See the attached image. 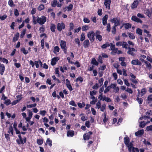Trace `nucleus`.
Listing matches in <instances>:
<instances>
[{
  "label": "nucleus",
  "instance_id": "1",
  "mask_svg": "<svg viewBox=\"0 0 152 152\" xmlns=\"http://www.w3.org/2000/svg\"><path fill=\"white\" fill-rule=\"evenodd\" d=\"M15 130V131L16 134H19L18 136L19 140L17 139L16 140V142L18 144V145H20L21 144L23 145L24 143H26V137H24L23 139L21 135V132H20L17 129Z\"/></svg>",
  "mask_w": 152,
  "mask_h": 152
},
{
  "label": "nucleus",
  "instance_id": "2",
  "mask_svg": "<svg viewBox=\"0 0 152 152\" xmlns=\"http://www.w3.org/2000/svg\"><path fill=\"white\" fill-rule=\"evenodd\" d=\"M46 18L44 16H42V17L39 18L37 17V23H39L40 25H42L44 24L45 23L46 21Z\"/></svg>",
  "mask_w": 152,
  "mask_h": 152
},
{
  "label": "nucleus",
  "instance_id": "3",
  "mask_svg": "<svg viewBox=\"0 0 152 152\" xmlns=\"http://www.w3.org/2000/svg\"><path fill=\"white\" fill-rule=\"evenodd\" d=\"M60 46L65 54H67L66 42L65 41L61 40L60 42Z\"/></svg>",
  "mask_w": 152,
  "mask_h": 152
},
{
  "label": "nucleus",
  "instance_id": "4",
  "mask_svg": "<svg viewBox=\"0 0 152 152\" xmlns=\"http://www.w3.org/2000/svg\"><path fill=\"white\" fill-rule=\"evenodd\" d=\"M95 36V34L93 31L89 32L87 34L88 37L91 42H93L94 41V36Z\"/></svg>",
  "mask_w": 152,
  "mask_h": 152
},
{
  "label": "nucleus",
  "instance_id": "5",
  "mask_svg": "<svg viewBox=\"0 0 152 152\" xmlns=\"http://www.w3.org/2000/svg\"><path fill=\"white\" fill-rule=\"evenodd\" d=\"M132 144H131L126 146L128 148V150L129 152H131L132 149V152H139V150L138 148H135L132 146Z\"/></svg>",
  "mask_w": 152,
  "mask_h": 152
},
{
  "label": "nucleus",
  "instance_id": "6",
  "mask_svg": "<svg viewBox=\"0 0 152 152\" xmlns=\"http://www.w3.org/2000/svg\"><path fill=\"white\" fill-rule=\"evenodd\" d=\"M111 22L114 23V26L116 27L120 25V20H118L117 18H114L111 20Z\"/></svg>",
  "mask_w": 152,
  "mask_h": 152
},
{
  "label": "nucleus",
  "instance_id": "7",
  "mask_svg": "<svg viewBox=\"0 0 152 152\" xmlns=\"http://www.w3.org/2000/svg\"><path fill=\"white\" fill-rule=\"evenodd\" d=\"M65 28V25L64 23L62 22L61 23H58L57 25V30L59 31H61L62 29Z\"/></svg>",
  "mask_w": 152,
  "mask_h": 152
},
{
  "label": "nucleus",
  "instance_id": "8",
  "mask_svg": "<svg viewBox=\"0 0 152 152\" xmlns=\"http://www.w3.org/2000/svg\"><path fill=\"white\" fill-rule=\"evenodd\" d=\"M93 134L92 132L90 131L88 133L84 134L83 135V138L84 140H88L90 138V135Z\"/></svg>",
  "mask_w": 152,
  "mask_h": 152
},
{
  "label": "nucleus",
  "instance_id": "9",
  "mask_svg": "<svg viewBox=\"0 0 152 152\" xmlns=\"http://www.w3.org/2000/svg\"><path fill=\"white\" fill-rule=\"evenodd\" d=\"M111 0H104V4L106 8L108 10L110 9V4L111 3Z\"/></svg>",
  "mask_w": 152,
  "mask_h": 152
},
{
  "label": "nucleus",
  "instance_id": "10",
  "mask_svg": "<svg viewBox=\"0 0 152 152\" xmlns=\"http://www.w3.org/2000/svg\"><path fill=\"white\" fill-rule=\"evenodd\" d=\"M131 64L133 65L139 66L142 65L141 62L137 59L133 60L131 61Z\"/></svg>",
  "mask_w": 152,
  "mask_h": 152
},
{
  "label": "nucleus",
  "instance_id": "11",
  "mask_svg": "<svg viewBox=\"0 0 152 152\" xmlns=\"http://www.w3.org/2000/svg\"><path fill=\"white\" fill-rule=\"evenodd\" d=\"M59 60V58L57 57H56L53 58H52L51 60V65L52 66H54L56 64V62H57Z\"/></svg>",
  "mask_w": 152,
  "mask_h": 152
},
{
  "label": "nucleus",
  "instance_id": "12",
  "mask_svg": "<svg viewBox=\"0 0 152 152\" xmlns=\"http://www.w3.org/2000/svg\"><path fill=\"white\" fill-rule=\"evenodd\" d=\"M108 17V15H106L102 18V23L104 26H106L107 23V20Z\"/></svg>",
  "mask_w": 152,
  "mask_h": 152
},
{
  "label": "nucleus",
  "instance_id": "13",
  "mask_svg": "<svg viewBox=\"0 0 152 152\" xmlns=\"http://www.w3.org/2000/svg\"><path fill=\"white\" fill-rule=\"evenodd\" d=\"M131 19L132 20L135 21L137 23H141L142 21L139 18H137L136 16H133L132 17Z\"/></svg>",
  "mask_w": 152,
  "mask_h": 152
},
{
  "label": "nucleus",
  "instance_id": "14",
  "mask_svg": "<svg viewBox=\"0 0 152 152\" xmlns=\"http://www.w3.org/2000/svg\"><path fill=\"white\" fill-rule=\"evenodd\" d=\"M137 91H138L139 94L141 96H143L146 93L147 91L146 89L145 88H143L141 91L139 89L137 90Z\"/></svg>",
  "mask_w": 152,
  "mask_h": 152
},
{
  "label": "nucleus",
  "instance_id": "15",
  "mask_svg": "<svg viewBox=\"0 0 152 152\" xmlns=\"http://www.w3.org/2000/svg\"><path fill=\"white\" fill-rule=\"evenodd\" d=\"M5 70V67L4 64H0V74L2 75Z\"/></svg>",
  "mask_w": 152,
  "mask_h": 152
},
{
  "label": "nucleus",
  "instance_id": "16",
  "mask_svg": "<svg viewBox=\"0 0 152 152\" xmlns=\"http://www.w3.org/2000/svg\"><path fill=\"white\" fill-rule=\"evenodd\" d=\"M130 139L128 136L124 138V143L126 146L132 144L131 143H129Z\"/></svg>",
  "mask_w": 152,
  "mask_h": 152
},
{
  "label": "nucleus",
  "instance_id": "17",
  "mask_svg": "<svg viewBox=\"0 0 152 152\" xmlns=\"http://www.w3.org/2000/svg\"><path fill=\"white\" fill-rule=\"evenodd\" d=\"M83 47L85 48H87L90 45L89 40L88 39L85 40L83 42Z\"/></svg>",
  "mask_w": 152,
  "mask_h": 152
},
{
  "label": "nucleus",
  "instance_id": "18",
  "mask_svg": "<svg viewBox=\"0 0 152 152\" xmlns=\"http://www.w3.org/2000/svg\"><path fill=\"white\" fill-rule=\"evenodd\" d=\"M139 4V2L138 0H136L134 1L133 3L132 4L131 8L132 9L136 8L137 7V5Z\"/></svg>",
  "mask_w": 152,
  "mask_h": 152
},
{
  "label": "nucleus",
  "instance_id": "19",
  "mask_svg": "<svg viewBox=\"0 0 152 152\" xmlns=\"http://www.w3.org/2000/svg\"><path fill=\"white\" fill-rule=\"evenodd\" d=\"M18 97H20V98L18 100H14L11 103L12 105H15L17 104V103H18L22 98V97L20 95H18L16 96V97L17 98H18Z\"/></svg>",
  "mask_w": 152,
  "mask_h": 152
},
{
  "label": "nucleus",
  "instance_id": "20",
  "mask_svg": "<svg viewBox=\"0 0 152 152\" xmlns=\"http://www.w3.org/2000/svg\"><path fill=\"white\" fill-rule=\"evenodd\" d=\"M19 33L18 32L17 33L14 35L12 39V42H15L18 40L19 37Z\"/></svg>",
  "mask_w": 152,
  "mask_h": 152
},
{
  "label": "nucleus",
  "instance_id": "21",
  "mask_svg": "<svg viewBox=\"0 0 152 152\" xmlns=\"http://www.w3.org/2000/svg\"><path fill=\"white\" fill-rule=\"evenodd\" d=\"M144 133L143 129H142L138 131L135 132V134L136 136H140L142 135Z\"/></svg>",
  "mask_w": 152,
  "mask_h": 152
},
{
  "label": "nucleus",
  "instance_id": "22",
  "mask_svg": "<svg viewBox=\"0 0 152 152\" xmlns=\"http://www.w3.org/2000/svg\"><path fill=\"white\" fill-rule=\"evenodd\" d=\"M110 46V44H109L108 42H106L105 44H103L101 46V47L102 49H106L107 47Z\"/></svg>",
  "mask_w": 152,
  "mask_h": 152
},
{
  "label": "nucleus",
  "instance_id": "23",
  "mask_svg": "<svg viewBox=\"0 0 152 152\" xmlns=\"http://www.w3.org/2000/svg\"><path fill=\"white\" fill-rule=\"evenodd\" d=\"M74 134L73 131H69L67 132V135L68 137H72Z\"/></svg>",
  "mask_w": 152,
  "mask_h": 152
},
{
  "label": "nucleus",
  "instance_id": "24",
  "mask_svg": "<svg viewBox=\"0 0 152 152\" xmlns=\"http://www.w3.org/2000/svg\"><path fill=\"white\" fill-rule=\"evenodd\" d=\"M124 28L126 29L131 28L132 24L129 23H124Z\"/></svg>",
  "mask_w": 152,
  "mask_h": 152
},
{
  "label": "nucleus",
  "instance_id": "25",
  "mask_svg": "<svg viewBox=\"0 0 152 152\" xmlns=\"http://www.w3.org/2000/svg\"><path fill=\"white\" fill-rule=\"evenodd\" d=\"M91 63L95 66H98L99 63L97 62L95 58H93L92 59Z\"/></svg>",
  "mask_w": 152,
  "mask_h": 152
},
{
  "label": "nucleus",
  "instance_id": "26",
  "mask_svg": "<svg viewBox=\"0 0 152 152\" xmlns=\"http://www.w3.org/2000/svg\"><path fill=\"white\" fill-rule=\"evenodd\" d=\"M9 134L11 133L12 135V136L13 134V129L12 126H10L9 128V130L8 131Z\"/></svg>",
  "mask_w": 152,
  "mask_h": 152
},
{
  "label": "nucleus",
  "instance_id": "27",
  "mask_svg": "<svg viewBox=\"0 0 152 152\" xmlns=\"http://www.w3.org/2000/svg\"><path fill=\"white\" fill-rule=\"evenodd\" d=\"M50 29L51 31L54 32H55V29H56V26L54 24H52L50 26Z\"/></svg>",
  "mask_w": 152,
  "mask_h": 152
},
{
  "label": "nucleus",
  "instance_id": "28",
  "mask_svg": "<svg viewBox=\"0 0 152 152\" xmlns=\"http://www.w3.org/2000/svg\"><path fill=\"white\" fill-rule=\"evenodd\" d=\"M143 143L146 145H151V143L148 141H146L145 139H144L142 141Z\"/></svg>",
  "mask_w": 152,
  "mask_h": 152
},
{
  "label": "nucleus",
  "instance_id": "29",
  "mask_svg": "<svg viewBox=\"0 0 152 152\" xmlns=\"http://www.w3.org/2000/svg\"><path fill=\"white\" fill-rule=\"evenodd\" d=\"M20 50L25 55L27 54L28 53V51L27 50H26L24 47L21 48Z\"/></svg>",
  "mask_w": 152,
  "mask_h": 152
},
{
  "label": "nucleus",
  "instance_id": "30",
  "mask_svg": "<svg viewBox=\"0 0 152 152\" xmlns=\"http://www.w3.org/2000/svg\"><path fill=\"white\" fill-rule=\"evenodd\" d=\"M69 25L70 27L68 30L69 31L71 32L72 30L74 28V25L73 23L71 22L70 23Z\"/></svg>",
  "mask_w": 152,
  "mask_h": 152
},
{
  "label": "nucleus",
  "instance_id": "31",
  "mask_svg": "<svg viewBox=\"0 0 152 152\" xmlns=\"http://www.w3.org/2000/svg\"><path fill=\"white\" fill-rule=\"evenodd\" d=\"M57 4V0H54L53 2H51V5L53 7H55Z\"/></svg>",
  "mask_w": 152,
  "mask_h": 152
},
{
  "label": "nucleus",
  "instance_id": "32",
  "mask_svg": "<svg viewBox=\"0 0 152 152\" xmlns=\"http://www.w3.org/2000/svg\"><path fill=\"white\" fill-rule=\"evenodd\" d=\"M148 103H149L152 102V94L149 95L147 98Z\"/></svg>",
  "mask_w": 152,
  "mask_h": 152
},
{
  "label": "nucleus",
  "instance_id": "33",
  "mask_svg": "<svg viewBox=\"0 0 152 152\" xmlns=\"http://www.w3.org/2000/svg\"><path fill=\"white\" fill-rule=\"evenodd\" d=\"M129 37L131 39H135V37L134 35L132 33H129L128 34Z\"/></svg>",
  "mask_w": 152,
  "mask_h": 152
},
{
  "label": "nucleus",
  "instance_id": "34",
  "mask_svg": "<svg viewBox=\"0 0 152 152\" xmlns=\"http://www.w3.org/2000/svg\"><path fill=\"white\" fill-rule=\"evenodd\" d=\"M60 48L58 46H56L54 47L53 52L54 53H56V52H59Z\"/></svg>",
  "mask_w": 152,
  "mask_h": 152
},
{
  "label": "nucleus",
  "instance_id": "35",
  "mask_svg": "<svg viewBox=\"0 0 152 152\" xmlns=\"http://www.w3.org/2000/svg\"><path fill=\"white\" fill-rule=\"evenodd\" d=\"M136 33L139 35H142V30L140 28H137L136 29Z\"/></svg>",
  "mask_w": 152,
  "mask_h": 152
},
{
  "label": "nucleus",
  "instance_id": "36",
  "mask_svg": "<svg viewBox=\"0 0 152 152\" xmlns=\"http://www.w3.org/2000/svg\"><path fill=\"white\" fill-rule=\"evenodd\" d=\"M4 103L7 106H8L11 104V100L10 99L6 100L4 102Z\"/></svg>",
  "mask_w": 152,
  "mask_h": 152
},
{
  "label": "nucleus",
  "instance_id": "37",
  "mask_svg": "<svg viewBox=\"0 0 152 152\" xmlns=\"http://www.w3.org/2000/svg\"><path fill=\"white\" fill-rule=\"evenodd\" d=\"M66 8H67L68 11H70L72 10L73 8V5L72 4H69L68 6L66 7Z\"/></svg>",
  "mask_w": 152,
  "mask_h": 152
},
{
  "label": "nucleus",
  "instance_id": "38",
  "mask_svg": "<svg viewBox=\"0 0 152 152\" xmlns=\"http://www.w3.org/2000/svg\"><path fill=\"white\" fill-rule=\"evenodd\" d=\"M136 100L140 104H142L143 101V100L142 98H139L138 97L137 98Z\"/></svg>",
  "mask_w": 152,
  "mask_h": 152
},
{
  "label": "nucleus",
  "instance_id": "39",
  "mask_svg": "<svg viewBox=\"0 0 152 152\" xmlns=\"http://www.w3.org/2000/svg\"><path fill=\"white\" fill-rule=\"evenodd\" d=\"M8 4L10 7H12L15 5L12 0H9L8 2Z\"/></svg>",
  "mask_w": 152,
  "mask_h": 152
},
{
  "label": "nucleus",
  "instance_id": "40",
  "mask_svg": "<svg viewBox=\"0 0 152 152\" xmlns=\"http://www.w3.org/2000/svg\"><path fill=\"white\" fill-rule=\"evenodd\" d=\"M128 44L126 42L124 41L122 42V46L124 48L127 49V48Z\"/></svg>",
  "mask_w": 152,
  "mask_h": 152
},
{
  "label": "nucleus",
  "instance_id": "41",
  "mask_svg": "<svg viewBox=\"0 0 152 152\" xmlns=\"http://www.w3.org/2000/svg\"><path fill=\"white\" fill-rule=\"evenodd\" d=\"M26 29L23 30L22 32L20 34V37L21 38H23L26 34Z\"/></svg>",
  "mask_w": 152,
  "mask_h": 152
},
{
  "label": "nucleus",
  "instance_id": "42",
  "mask_svg": "<svg viewBox=\"0 0 152 152\" xmlns=\"http://www.w3.org/2000/svg\"><path fill=\"white\" fill-rule=\"evenodd\" d=\"M14 13L15 16L18 17L19 15V13L17 9H15L14 10Z\"/></svg>",
  "mask_w": 152,
  "mask_h": 152
},
{
  "label": "nucleus",
  "instance_id": "43",
  "mask_svg": "<svg viewBox=\"0 0 152 152\" xmlns=\"http://www.w3.org/2000/svg\"><path fill=\"white\" fill-rule=\"evenodd\" d=\"M37 142L39 145H41L43 143V140L42 139H37Z\"/></svg>",
  "mask_w": 152,
  "mask_h": 152
},
{
  "label": "nucleus",
  "instance_id": "44",
  "mask_svg": "<svg viewBox=\"0 0 152 152\" xmlns=\"http://www.w3.org/2000/svg\"><path fill=\"white\" fill-rule=\"evenodd\" d=\"M7 17V15L6 14H4L2 16H0V19L1 20H5Z\"/></svg>",
  "mask_w": 152,
  "mask_h": 152
},
{
  "label": "nucleus",
  "instance_id": "45",
  "mask_svg": "<svg viewBox=\"0 0 152 152\" xmlns=\"http://www.w3.org/2000/svg\"><path fill=\"white\" fill-rule=\"evenodd\" d=\"M97 91L95 90H93L91 91H90V95L91 96H93L94 95H95L96 94Z\"/></svg>",
  "mask_w": 152,
  "mask_h": 152
},
{
  "label": "nucleus",
  "instance_id": "46",
  "mask_svg": "<svg viewBox=\"0 0 152 152\" xmlns=\"http://www.w3.org/2000/svg\"><path fill=\"white\" fill-rule=\"evenodd\" d=\"M46 142L48 143L49 146H51L52 145V141L49 138L47 139Z\"/></svg>",
  "mask_w": 152,
  "mask_h": 152
},
{
  "label": "nucleus",
  "instance_id": "47",
  "mask_svg": "<svg viewBox=\"0 0 152 152\" xmlns=\"http://www.w3.org/2000/svg\"><path fill=\"white\" fill-rule=\"evenodd\" d=\"M40 33L44 32L45 31V28L44 26L43 25L42 27H40L39 29Z\"/></svg>",
  "mask_w": 152,
  "mask_h": 152
},
{
  "label": "nucleus",
  "instance_id": "48",
  "mask_svg": "<svg viewBox=\"0 0 152 152\" xmlns=\"http://www.w3.org/2000/svg\"><path fill=\"white\" fill-rule=\"evenodd\" d=\"M66 86L67 87V88L69 89V90L70 91H72L73 88H72V86L71 85L70 83L68 84H66Z\"/></svg>",
  "mask_w": 152,
  "mask_h": 152
},
{
  "label": "nucleus",
  "instance_id": "49",
  "mask_svg": "<svg viewBox=\"0 0 152 152\" xmlns=\"http://www.w3.org/2000/svg\"><path fill=\"white\" fill-rule=\"evenodd\" d=\"M33 18V22L34 25H36L37 23V18L36 17L34 16L33 15L32 16Z\"/></svg>",
  "mask_w": 152,
  "mask_h": 152
},
{
  "label": "nucleus",
  "instance_id": "50",
  "mask_svg": "<svg viewBox=\"0 0 152 152\" xmlns=\"http://www.w3.org/2000/svg\"><path fill=\"white\" fill-rule=\"evenodd\" d=\"M45 8V7L44 5L41 4L38 7V9L39 11H41L43 10Z\"/></svg>",
  "mask_w": 152,
  "mask_h": 152
},
{
  "label": "nucleus",
  "instance_id": "51",
  "mask_svg": "<svg viewBox=\"0 0 152 152\" xmlns=\"http://www.w3.org/2000/svg\"><path fill=\"white\" fill-rule=\"evenodd\" d=\"M107 29L106 30L108 32H110L111 29L110 24V23H108L107 24Z\"/></svg>",
  "mask_w": 152,
  "mask_h": 152
},
{
  "label": "nucleus",
  "instance_id": "52",
  "mask_svg": "<svg viewBox=\"0 0 152 152\" xmlns=\"http://www.w3.org/2000/svg\"><path fill=\"white\" fill-rule=\"evenodd\" d=\"M85 39V34L82 33L81 35V37L80 38V40L81 41H83Z\"/></svg>",
  "mask_w": 152,
  "mask_h": 152
},
{
  "label": "nucleus",
  "instance_id": "53",
  "mask_svg": "<svg viewBox=\"0 0 152 152\" xmlns=\"http://www.w3.org/2000/svg\"><path fill=\"white\" fill-rule=\"evenodd\" d=\"M69 103L70 105H72L74 107H76L77 106L75 102L73 100H72L70 101L69 102Z\"/></svg>",
  "mask_w": 152,
  "mask_h": 152
},
{
  "label": "nucleus",
  "instance_id": "54",
  "mask_svg": "<svg viewBox=\"0 0 152 152\" xmlns=\"http://www.w3.org/2000/svg\"><path fill=\"white\" fill-rule=\"evenodd\" d=\"M78 81H80V83H82L83 81V77L81 76H79V77L77 78L76 80V82H77Z\"/></svg>",
  "mask_w": 152,
  "mask_h": 152
},
{
  "label": "nucleus",
  "instance_id": "55",
  "mask_svg": "<svg viewBox=\"0 0 152 152\" xmlns=\"http://www.w3.org/2000/svg\"><path fill=\"white\" fill-rule=\"evenodd\" d=\"M108 120V119L106 117V112L104 113V117L103 120V121L104 123H105Z\"/></svg>",
  "mask_w": 152,
  "mask_h": 152
},
{
  "label": "nucleus",
  "instance_id": "56",
  "mask_svg": "<svg viewBox=\"0 0 152 152\" xmlns=\"http://www.w3.org/2000/svg\"><path fill=\"white\" fill-rule=\"evenodd\" d=\"M115 26H113L112 28V32L113 34H116V29Z\"/></svg>",
  "mask_w": 152,
  "mask_h": 152
},
{
  "label": "nucleus",
  "instance_id": "57",
  "mask_svg": "<svg viewBox=\"0 0 152 152\" xmlns=\"http://www.w3.org/2000/svg\"><path fill=\"white\" fill-rule=\"evenodd\" d=\"M75 42L76 43H77L78 44L79 47L80 46V43L79 40V39L78 38H76L75 39Z\"/></svg>",
  "mask_w": 152,
  "mask_h": 152
},
{
  "label": "nucleus",
  "instance_id": "58",
  "mask_svg": "<svg viewBox=\"0 0 152 152\" xmlns=\"http://www.w3.org/2000/svg\"><path fill=\"white\" fill-rule=\"evenodd\" d=\"M104 81V79L103 78H102L99 80V83L100 84V86H101L103 85Z\"/></svg>",
  "mask_w": 152,
  "mask_h": 152
},
{
  "label": "nucleus",
  "instance_id": "59",
  "mask_svg": "<svg viewBox=\"0 0 152 152\" xmlns=\"http://www.w3.org/2000/svg\"><path fill=\"white\" fill-rule=\"evenodd\" d=\"M119 67V65H117V66L116 67H115V68L117 69V72L120 75H121L122 74V72L121 70H119L118 69V67Z\"/></svg>",
  "mask_w": 152,
  "mask_h": 152
},
{
  "label": "nucleus",
  "instance_id": "60",
  "mask_svg": "<svg viewBox=\"0 0 152 152\" xmlns=\"http://www.w3.org/2000/svg\"><path fill=\"white\" fill-rule=\"evenodd\" d=\"M106 88L104 91V94L106 93L107 92H108L110 89V87L108 86L106 87Z\"/></svg>",
  "mask_w": 152,
  "mask_h": 152
},
{
  "label": "nucleus",
  "instance_id": "61",
  "mask_svg": "<svg viewBox=\"0 0 152 152\" xmlns=\"http://www.w3.org/2000/svg\"><path fill=\"white\" fill-rule=\"evenodd\" d=\"M145 125V124L144 121H142L140 124V127L142 128H144Z\"/></svg>",
  "mask_w": 152,
  "mask_h": 152
},
{
  "label": "nucleus",
  "instance_id": "62",
  "mask_svg": "<svg viewBox=\"0 0 152 152\" xmlns=\"http://www.w3.org/2000/svg\"><path fill=\"white\" fill-rule=\"evenodd\" d=\"M100 107H101V102H100L99 101L96 104L95 108H97L98 109H99Z\"/></svg>",
  "mask_w": 152,
  "mask_h": 152
},
{
  "label": "nucleus",
  "instance_id": "63",
  "mask_svg": "<svg viewBox=\"0 0 152 152\" xmlns=\"http://www.w3.org/2000/svg\"><path fill=\"white\" fill-rule=\"evenodd\" d=\"M99 87V86L98 84L96 83L92 87V88L96 90Z\"/></svg>",
  "mask_w": 152,
  "mask_h": 152
},
{
  "label": "nucleus",
  "instance_id": "64",
  "mask_svg": "<svg viewBox=\"0 0 152 152\" xmlns=\"http://www.w3.org/2000/svg\"><path fill=\"white\" fill-rule=\"evenodd\" d=\"M146 130L148 131H152V125L147 126L146 127Z\"/></svg>",
  "mask_w": 152,
  "mask_h": 152
}]
</instances>
